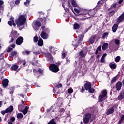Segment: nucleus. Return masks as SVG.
Listing matches in <instances>:
<instances>
[{
  "instance_id": "nucleus-1",
  "label": "nucleus",
  "mask_w": 124,
  "mask_h": 124,
  "mask_svg": "<svg viewBox=\"0 0 124 124\" xmlns=\"http://www.w3.org/2000/svg\"><path fill=\"white\" fill-rule=\"evenodd\" d=\"M26 21H27L26 16L21 15L19 16L17 19H16L15 23L17 27H21L25 25Z\"/></svg>"
},
{
  "instance_id": "nucleus-2",
  "label": "nucleus",
  "mask_w": 124,
  "mask_h": 124,
  "mask_svg": "<svg viewBox=\"0 0 124 124\" xmlns=\"http://www.w3.org/2000/svg\"><path fill=\"white\" fill-rule=\"evenodd\" d=\"M18 35H19V34L17 32V31L13 30L12 31L11 34L9 36V39L11 40L9 41V43H11V42H13V41H14V39L16 38Z\"/></svg>"
},
{
  "instance_id": "nucleus-3",
  "label": "nucleus",
  "mask_w": 124,
  "mask_h": 124,
  "mask_svg": "<svg viewBox=\"0 0 124 124\" xmlns=\"http://www.w3.org/2000/svg\"><path fill=\"white\" fill-rule=\"evenodd\" d=\"M32 27L34 30H35L36 31L39 30V28L41 27V23L40 21H36L33 22L32 24Z\"/></svg>"
},
{
  "instance_id": "nucleus-4",
  "label": "nucleus",
  "mask_w": 124,
  "mask_h": 124,
  "mask_svg": "<svg viewBox=\"0 0 124 124\" xmlns=\"http://www.w3.org/2000/svg\"><path fill=\"white\" fill-rule=\"evenodd\" d=\"M107 94V91L106 90H103L101 94L99 96V101L102 102L105 97H106V95Z\"/></svg>"
},
{
  "instance_id": "nucleus-5",
  "label": "nucleus",
  "mask_w": 124,
  "mask_h": 124,
  "mask_svg": "<svg viewBox=\"0 0 124 124\" xmlns=\"http://www.w3.org/2000/svg\"><path fill=\"white\" fill-rule=\"evenodd\" d=\"M49 69L52 72H58L59 71V67L54 64H51L49 66Z\"/></svg>"
},
{
  "instance_id": "nucleus-6",
  "label": "nucleus",
  "mask_w": 124,
  "mask_h": 124,
  "mask_svg": "<svg viewBox=\"0 0 124 124\" xmlns=\"http://www.w3.org/2000/svg\"><path fill=\"white\" fill-rule=\"evenodd\" d=\"M91 114L87 113L85 114V117L83 118V122L84 124H88L90 121V119H91Z\"/></svg>"
},
{
  "instance_id": "nucleus-7",
  "label": "nucleus",
  "mask_w": 124,
  "mask_h": 124,
  "mask_svg": "<svg viewBox=\"0 0 124 124\" xmlns=\"http://www.w3.org/2000/svg\"><path fill=\"white\" fill-rule=\"evenodd\" d=\"M24 41V38L22 37H19L16 40V43L17 45H21Z\"/></svg>"
},
{
  "instance_id": "nucleus-8",
  "label": "nucleus",
  "mask_w": 124,
  "mask_h": 124,
  "mask_svg": "<svg viewBox=\"0 0 124 124\" xmlns=\"http://www.w3.org/2000/svg\"><path fill=\"white\" fill-rule=\"evenodd\" d=\"M84 88L86 91H88L92 88V83L90 82H87L85 84Z\"/></svg>"
},
{
  "instance_id": "nucleus-9",
  "label": "nucleus",
  "mask_w": 124,
  "mask_h": 124,
  "mask_svg": "<svg viewBox=\"0 0 124 124\" xmlns=\"http://www.w3.org/2000/svg\"><path fill=\"white\" fill-rule=\"evenodd\" d=\"M14 17H11L10 18V21L8 22V25H9V26H12V25L15 27V26H16V24H15V23H14Z\"/></svg>"
},
{
  "instance_id": "nucleus-10",
  "label": "nucleus",
  "mask_w": 124,
  "mask_h": 124,
  "mask_svg": "<svg viewBox=\"0 0 124 124\" xmlns=\"http://www.w3.org/2000/svg\"><path fill=\"white\" fill-rule=\"evenodd\" d=\"M41 36L43 39H47L48 38V34L44 31L41 33Z\"/></svg>"
},
{
  "instance_id": "nucleus-11",
  "label": "nucleus",
  "mask_w": 124,
  "mask_h": 124,
  "mask_svg": "<svg viewBox=\"0 0 124 124\" xmlns=\"http://www.w3.org/2000/svg\"><path fill=\"white\" fill-rule=\"evenodd\" d=\"M123 85V83L121 81H119L116 85V88L117 90V91H120L121 89L122 88V86Z\"/></svg>"
},
{
  "instance_id": "nucleus-12",
  "label": "nucleus",
  "mask_w": 124,
  "mask_h": 124,
  "mask_svg": "<svg viewBox=\"0 0 124 124\" xmlns=\"http://www.w3.org/2000/svg\"><path fill=\"white\" fill-rule=\"evenodd\" d=\"M124 20V14H123L120 16H119L117 21V24H120V23L122 22Z\"/></svg>"
},
{
  "instance_id": "nucleus-13",
  "label": "nucleus",
  "mask_w": 124,
  "mask_h": 124,
  "mask_svg": "<svg viewBox=\"0 0 124 124\" xmlns=\"http://www.w3.org/2000/svg\"><path fill=\"white\" fill-rule=\"evenodd\" d=\"M8 82H9V81H8V79H5L2 81V84L4 88H6V87H7L8 85Z\"/></svg>"
},
{
  "instance_id": "nucleus-14",
  "label": "nucleus",
  "mask_w": 124,
  "mask_h": 124,
  "mask_svg": "<svg viewBox=\"0 0 124 124\" xmlns=\"http://www.w3.org/2000/svg\"><path fill=\"white\" fill-rule=\"evenodd\" d=\"M114 111H115L114 108H109L107 111V115H110L112 114V113H114Z\"/></svg>"
},
{
  "instance_id": "nucleus-15",
  "label": "nucleus",
  "mask_w": 124,
  "mask_h": 124,
  "mask_svg": "<svg viewBox=\"0 0 124 124\" xmlns=\"http://www.w3.org/2000/svg\"><path fill=\"white\" fill-rule=\"evenodd\" d=\"M71 3L72 5H73V7H77L78 8H79V5L77 4V3H76V1H75L74 0H72L71 1Z\"/></svg>"
},
{
  "instance_id": "nucleus-16",
  "label": "nucleus",
  "mask_w": 124,
  "mask_h": 124,
  "mask_svg": "<svg viewBox=\"0 0 124 124\" xmlns=\"http://www.w3.org/2000/svg\"><path fill=\"white\" fill-rule=\"evenodd\" d=\"M74 11L77 14H81V13L82 12V8H80L79 7L78 9L77 8H74Z\"/></svg>"
},
{
  "instance_id": "nucleus-17",
  "label": "nucleus",
  "mask_w": 124,
  "mask_h": 124,
  "mask_svg": "<svg viewBox=\"0 0 124 124\" xmlns=\"http://www.w3.org/2000/svg\"><path fill=\"white\" fill-rule=\"evenodd\" d=\"M6 111H7V113H10L12 111H13V106H10L9 108H8L6 109Z\"/></svg>"
},
{
  "instance_id": "nucleus-18",
  "label": "nucleus",
  "mask_w": 124,
  "mask_h": 124,
  "mask_svg": "<svg viewBox=\"0 0 124 124\" xmlns=\"http://www.w3.org/2000/svg\"><path fill=\"white\" fill-rule=\"evenodd\" d=\"M88 13H89L88 10L81 9V12L80 14H83V15H86V14H88Z\"/></svg>"
},
{
  "instance_id": "nucleus-19",
  "label": "nucleus",
  "mask_w": 124,
  "mask_h": 124,
  "mask_svg": "<svg viewBox=\"0 0 124 124\" xmlns=\"http://www.w3.org/2000/svg\"><path fill=\"white\" fill-rule=\"evenodd\" d=\"M108 43H104L102 47V50H105L108 48Z\"/></svg>"
},
{
  "instance_id": "nucleus-20",
  "label": "nucleus",
  "mask_w": 124,
  "mask_h": 124,
  "mask_svg": "<svg viewBox=\"0 0 124 124\" xmlns=\"http://www.w3.org/2000/svg\"><path fill=\"white\" fill-rule=\"evenodd\" d=\"M118 25L117 24H114V26H113L112 30V31L113 32H116V31H117V30H118Z\"/></svg>"
},
{
  "instance_id": "nucleus-21",
  "label": "nucleus",
  "mask_w": 124,
  "mask_h": 124,
  "mask_svg": "<svg viewBox=\"0 0 124 124\" xmlns=\"http://www.w3.org/2000/svg\"><path fill=\"white\" fill-rule=\"evenodd\" d=\"M87 55V53L81 51L79 52V56L81 57V58H84L85 56Z\"/></svg>"
},
{
  "instance_id": "nucleus-22",
  "label": "nucleus",
  "mask_w": 124,
  "mask_h": 124,
  "mask_svg": "<svg viewBox=\"0 0 124 124\" xmlns=\"http://www.w3.org/2000/svg\"><path fill=\"white\" fill-rule=\"evenodd\" d=\"M38 44L39 46H42V45H43V40L40 38L38 40Z\"/></svg>"
},
{
  "instance_id": "nucleus-23",
  "label": "nucleus",
  "mask_w": 124,
  "mask_h": 124,
  "mask_svg": "<svg viewBox=\"0 0 124 124\" xmlns=\"http://www.w3.org/2000/svg\"><path fill=\"white\" fill-rule=\"evenodd\" d=\"M45 56L46 58L48 59V60H52V55H51L50 53H46Z\"/></svg>"
},
{
  "instance_id": "nucleus-24",
  "label": "nucleus",
  "mask_w": 124,
  "mask_h": 124,
  "mask_svg": "<svg viewBox=\"0 0 124 124\" xmlns=\"http://www.w3.org/2000/svg\"><path fill=\"white\" fill-rule=\"evenodd\" d=\"M16 56H17V51H14L11 52V56H12V58H14V57H16Z\"/></svg>"
},
{
  "instance_id": "nucleus-25",
  "label": "nucleus",
  "mask_w": 124,
  "mask_h": 124,
  "mask_svg": "<svg viewBox=\"0 0 124 124\" xmlns=\"http://www.w3.org/2000/svg\"><path fill=\"white\" fill-rule=\"evenodd\" d=\"M28 110H29L28 107H25L24 109L22 111L24 115H26L28 113Z\"/></svg>"
},
{
  "instance_id": "nucleus-26",
  "label": "nucleus",
  "mask_w": 124,
  "mask_h": 124,
  "mask_svg": "<svg viewBox=\"0 0 124 124\" xmlns=\"http://www.w3.org/2000/svg\"><path fill=\"white\" fill-rule=\"evenodd\" d=\"M18 65L15 64L12 66L11 68L13 70H17L18 69Z\"/></svg>"
},
{
  "instance_id": "nucleus-27",
  "label": "nucleus",
  "mask_w": 124,
  "mask_h": 124,
  "mask_svg": "<svg viewBox=\"0 0 124 124\" xmlns=\"http://www.w3.org/2000/svg\"><path fill=\"white\" fill-rule=\"evenodd\" d=\"M23 117H24V116L23 115V114H22V113H18L17 115V119H23Z\"/></svg>"
},
{
  "instance_id": "nucleus-28",
  "label": "nucleus",
  "mask_w": 124,
  "mask_h": 124,
  "mask_svg": "<svg viewBox=\"0 0 124 124\" xmlns=\"http://www.w3.org/2000/svg\"><path fill=\"white\" fill-rule=\"evenodd\" d=\"M108 34H109V33L108 32H105L103 33V36H102V38L103 39H104L105 38V37H107V36H108Z\"/></svg>"
},
{
  "instance_id": "nucleus-29",
  "label": "nucleus",
  "mask_w": 124,
  "mask_h": 124,
  "mask_svg": "<svg viewBox=\"0 0 124 124\" xmlns=\"http://www.w3.org/2000/svg\"><path fill=\"white\" fill-rule=\"evenodd\" d=\"M74 28L75 30H77V29H79V28H80V25H79V24H78L77 23H75L74 25Z\"/></svg>"
},
{
  "instance_id": "nucleus-30",
  "label": "nucleus",
  "mask_w": 124,
  "mask_h": 124,
  "mask_svg": "<svg viewBox=\"0 0 124 124\" xmlns=\"http://www.w3.org/2000/svg\"><path fill=\"white\" fill-rule=\"evenodd\" d=\"M31 53V51L26 50L25 51H23L22 52L23 55H30V53Z\"/></svg>"
},
{
  "instance_id": "nucleus-31",
  "label": "nucleus",
  "mask_w": 124,
  "mask_h": 124,
  "mask_svg": "<svg viewBox=\"0 0 124 124\" xmlns=\"http://www.w3.org/2000/svg\"><path fill=\"white\" fill-rule=\"evenodd\" d=\"M114 42L115 43V44L116 45H117L118 46H120V40H118V39H115L114 40Z\"/></svg>"
},
{
  "instance_id": "nucleus-32",
  "label": "nucleus",
  "mask_w": 124,
  "mask_h": 124,
  "mask_svg": "<svg viewBox=\"0 0 124 124\" xmlns=\"http://www.w3.org/2000/svg\"><path fill=\"white\" fill-rule=\"evenodd\" d=\"M123 98H124V97L121 94H120L118 96V100H122V99H123Z\"/></svg>"
},
{
  "instance_id": "nucleus-33",
  "label": "nucleus",
  "mask_w": 124,
  "mask_h": 124,
  "mask_svg": "<svg viewBox=\"0 0 124 124\" xmlns=\"http://www.w3.org/2000/svg\"><path fill=\"white\" fill-rule=\"evenodd\" d=\"M109 66L110 68H112L113 69H115V68H116V65L115 64H110L109 65Z\"/></svg>"
},
{
  "instance_id": "nucleus-34",
  "label": "nucleus",
  "mask_w": 124,
  "mask_h": 124,
  "mask_svg": "<svg viewBox=\"0 0 124 124\" xmlns=\"http://www.w3.org/2000/svg\"><path fill=\"white\" fill-rule=\"evenodd\" d=\"M97 50H98V51H99V55H101V46H99L97 47Z\"/></svg>"
},
{
  "instance_id": "nucleus-35",
  "label": "nucleus",
  "mask_w": 124,
  "mask_h": 124,
  "mask_svg": "<svg viewBox=\"0 0 124 124\" xmlns=\"http://www.w3.org/2000/svg\"><path fill=\"white\" fill-rule=\"evenodd\" d=\"M83 37H84V36L83 35H82V34L79 35L78 36V38L79 39V41H82V40H83Z\"/></svg>"
},
{
  "instance_id": "nucleus-36",
  "label": "nucleus",
  "mask_w": 124,
  "mask_h": 124,
  "mask_svg": "<svg viewBox=\"0 0 124 124\" xmlns=\"http://www.w3.org/2000/svg\"><path fill=\"white\" fill-rule=\"evenodd\" d=\"M120 60H121V57L120 56H117L115 58V62H120Z\"/></svg>"
},
{
  "instance_id": "nucleus-37",
  "label": "nucleus",
  "mask_w": 124,
  "mask_h": 124,
  "mask_svg": "<svg viewBox=\"0 0 124 124\" xmlns=\"http://www.w3.org/2000/svg\"><path fill=\"white\" fill-rule=\"evenodd\" d=\"M31 1L30 0H27L26 2H24V5H25L26 6H28V4H30V2Z\"/></svg>"
},
{
  "instance_id": "nucleus-38",
  "label": "nucleus",
  "mask_w": 124,
  "mask_h": 124,
  "mask_svg": "<svg viewBox=\"0 0 124 124\" xmlns=\"http://www.w3.org/2000/svg\"><path fill=\"white\" fill-rule=\"evenodd\" d=\"M68 93H73V89L72 88H70L68 90Z\"/></svg>"
},
{
  "instance_id": "nucleus-39",
  "label": "nucleus",
  "mask_w": 124,
  "mask_h": 124,
  "mask_svg": "<svg viewBox=\"0 0 124 124\" xmlns=\"http://www.w3.org/2000/svg\"><path fill=\"white\" fill-rule=\"evenodd\" d=\"M117 81V77H114L112 80H111V83H115Z\"/></svg>"
},
{
  "instance_id": "nucleus-40",
  "label": "nucleus",
  "mask_w": 124,
  "mask_h": 124,
  "mask_svg": "<svg viewBox=\"0 0 124 124\" xmlns=\"http://www.w3.org/2000/svg\"><path fill=\"white\" fill-rule=\"evenodd\" d=\"M34 42H37L38 41V38L37 36H35L33 38Z\"/></svg>"
},
{
  "instance_id": "nucleus-41",
  "label": "nucleus",
  "mask_w": 124,
  "mask_h": 124,
  "mask_svg": "<svg viewBox=\"0 0 124 124\" xmlns=\"http://www.w3.org/2000/svg\"><path fill=\"white\" fill-rule=\"evenodd\" d=\"M89 92L91 93H94V89L90 88V89H89Z\"/></svg>"
},
{
  "instance_id": "nucleus-42",
  "label": "nucleus",
  "mask_w": 124,
  "mask_h": 124,
  "mask_svg": "<svg viewBox=\"0 0 124 124\" xmlns=\"http://www.w3.org/2000/svg\"><path fill=\"white\" fill-rule=\"evenodd\" d=\"M103 0H101L100 1H99L98 2L97 6L96 7V8H97L98 6H100V4H102Z\"/></svg>"
},
{
  "instance_id": "nucleus-43",
  "label": "nucleus",
  "mask_w": 124,
  "mask_h": 124,
  "mask_svg": "<svg viewBox=\"0 0 124 124\" xmlns=\"http://www.w3.org/2000/svg\"><path fill=\"white\" fill-rule=\"evenodd\" d=\"M12 50H13V48L9 47H8V50H7V52L9 53V52H10L11 51H12Z\"/></svg>"
},
{
  "instance_id": "nucleus-44",
  "label": "nucleus",
  "mask_w": 124,
  "mask_h": 124,
  "mask_svg": "<svg viewBox=\"0 0 124 124\" xmlns=\"http://www.w3.org/2000/svg\"><path fill=\"white\" fill-rule=\"evenodd\" d=\"M7 113V111H6V110L1 111V113L2 114V115H5V113Z\"/></svg>"
},
{
  "instance_id": "nucleus-45",
  "label": "nucleus",
  "mask_w": 124,
  "mask_h": 124,
  "mask_svg": "<svg viewBox=\"0 0 124 124\" xmlns=\"http://www.w3.org/2000/svg\"><path fill=\"white\" fill-rule=\"evenodd\" d=\"M20 0H16L15 4L18 5L19 3H20Z\"/></svg>"
},
{
  "instance_id": "nucleus-46",
  "label": "nucleus",
  "mask_w": 124,
  "mask_h": 124,
  "mask_svg": "<svg viewBox=\"0 0 124 124\" xmlns=\"http://www.w3.org/2000/svg\"><path fill=\"white\" fill-rule=\"evenodd\" d=\"M62 84L59 83L58 84H57L56 85V87H57V88H62Z\"/></svg>"
},
{
  "instance_id": "nucleus-47",
  "label": "nucleus",
  "mask_w": 124,
  "mask_h": 124,
  "mask_svg": "<svg viewBox=\"0 0 124 124\" xmlns=\"http://www.w3.org/2000/svg\"><path fill=\"white\" fill-rule=\"evenodd\" d=\"M91 13L93 14H91V15L93 16V15H94L95 14V11H94V10H93L92 11H91Z\"/></svg>"
},
{
  "instance_id": "nucleus-48",
  "label": "nucleus",
  "mask_w": 124,
  "mask_h": 124,
  "mask_svg": "<svg viewBox=\"0 0 124 124\" xmlns=\"http://www.w3.org/2000/svg\"><path fill=\"white\" fill-rule=\"evenodd\" d=\"M10 120L11 122H12L13 123V122H15V118H14V117H12V118H11L10 119Z\"/></svg>"
},
{
  "instance_id": "nucleus-49",
  "label": "nucleus",
  "mask_w": 124,
  "mask_h": 124,
  "mask_svg": "<svg viewBox=\"0 0 124 124\" xmlns=\"http://www.w3.org/2000/svg\"><path fill=\"white\" fill-rule=\"evenodd\" d=\"M120 94H121V95H123V96L124 97V90H123L121 92Z\"/></svg>"
},
{
  "instance_id": "nucleus-50",
  "label": "nucleus",
  "mask_w": 124,
  "mask_h": 124,
  "mask_svg": "<svg viewBox=\"0 0 124 124\" xmlns=\"http://www.w3.org/2000/svg\"><path fill=\"white\" fill-rule=\"evenodd\" d=\"M62 59H64V58H65V53H62Z\"/></svg>"
},
{
  "instance_id": "nucleus-51",
  "label": "nucleus",
  "mask_w": 124,
  "mask_h": 124,
  "mask_svg": "<svg viewBox=\"0 0 124 124\" xmlns=\"http://www.w3.org/2000/svg\"><path fill=\"white\" fill-rule=\"evenodd\" d=\"M116 5H117V4L115 3L112 5L111 8H116Z\"/></svg>"
},
{
  "instance_id": "nucleus-52",
  "label": "nucleus",
  "mask_w": 124,
  "mask_h": 124,
  "mask_svg": "<svg viewBox=\"0 0 124 124\" xmlns=\"http://www.w3.org/2000/svg\"><path fill=\"white\" fill-rule=\"evenodd\" d=\"M105 61V58H103V57H102L100 60L101 62H104Z\"/></svg>"
},
{
  "instance_id": "nucleus-53",
  "label": "nucleus",
  "mask_w": 124,
  "mask_h": 124,
  "mask_svg": "<svg viewBox=\"0 0 124 124\" xmlns=\"http://www.w3.org/2000/svg\"><path fill=\"white\" fill-rule=\"evenodd\" d=\"M3 4V1L0 0V6H1Z\"/></svg>"
},
{
  "instance_id": "nucleus-54",
  "label": "nucleus",
  "mask_w": 124,
  "mask_h": 124,
  "mask_svg": "<svg viewBox=\"0 0 124 124\" xmlns=\"http://www.w3.org/2000/svg\"><path fill=\"white\" fill-rule=\"evenodd\" d=\"M106 56H107V54L105 53L103 55V56H102V58L105 59V57H106Z\"/></svg>"
},
{
  "instance_id": "nucleus-55",
  "label": "nucleus",
  "mask_w": 124,
  "mask_h": 124,
  "mask_svg": "<svg viewBox=\"0 0 124 124\" xmlns=\"http://www.w3.org/2000/svg\"><path fill=\"white\" fill-rule=\"evenodd\" d=\"M52 108H53V107H51L50 108L47 109V112L49 113V112H50V111H51V109H52Z\"/></svg>"
},
{
  "instance_id": "nucleus-56",
  "label": "nucleus",
  "mask_w": 124,
  "mask_h": 124,
  "mask_svg": "<svg viewBox=\"0 0 124 124\" xmlns=\"http://www.w3.org/2000/svg\"><path fill=\"white\" fill-rule=\"evenodd\" d=\"M3 59V54H0V59L2 60Z\"/></svg>"
},
{
  "instance_id": "nucleus-57",
  "label": "nucleus",
  "mask_w": 124,
  "mask_h": 124,
  "mask_svg": "<svg viewBox=\"0 0 124 124\" xmlns=\"http://www.w3.org/2000/svg\"><path fill=\"white\" fill-rule=\"evenodd\" d=\"M124 115H122L121 119V122H123V121H124Z\"/></svg>"
},
{
  "instance_id": "nucleus-58",
  "label": "nucleus",
  "mask_w": 124,
  "mask_h": 124,
  "mask_svg": "<svg viewBox=\"0 0 124 124\" xmlns=\"http://www.w3.org/2000/svg\"><path fill=\"white\" fill-rule=\"evenodd\" d=\"M38 72H39L40 73H42V72H43V70H41V69H39L38 70Z\"/></svg>"
},
{
  "instance_id": "nucleus-59",
  "label": "nucleus",
  "mask_w": 124,
  "mask_h": 124,
  "mask_svg": "<svg viewBox=\"0 0 124 124\" xmlns=\"http://www.w3.org/2000/svg\"><path fill=\"white\" fill-rule=\"evenodd\" d=\"M97 54H99V50L97 49L95 51V54L97 55Z\"/></svg>"
},
{
  "instance_id": "nucleus-60",
  "label": "nucleus",
  "mask_w": 124,
  "mask_h": 124,
  "mask_svg": "<svg viewBox=\"0 0 124 124\" xmlns=\"http://www.w3.org/2000/svg\"><path fill=\"white\" fill-rule=\"evenodd\" d=\"M123 1H124V0H119V4H121V3H122V2H123Z\"/></svg>"
},
{
  "instance_id": "nucleus-61",
  "label": "nucleus",
  "mask_w": 124,
  "mask_h": 124,
  "mask_svg": "<svg viewBox=\"0 0 124 124\" xmlns=\"http://www.w3.org/2000/svg\"><path fill=\"white\" fill-rule=\"evenodd\" d=\"M84 91H85V89H84V87H82L81 89V93H84Z\"/></svg>"
},
{
  "instance_id": "nucleus-62",
  "label": "nucleus",
  "mask_w": 124,
  "mask_h": 124,
  "mask_svg": "<svg viewBox=\"0 0 124 124\" xmlns=\"http://www.w3.org/2000/svg\"><path fill=\"white\" fill-rule=\"evenodd\" d=\"M42 29L43 31H45V26H42Z\"/></svg>"
},
{
  "instance_id": "nucleus-63",
  "label": "nucleus",
  "mask_w": 124,
  "mask_h": 124,
  "mask_svg": "<svg viewBox=\"0 0 124 124\" xmlns=\"http://www.w3.org/2000/svg\"><path fill=\"white\" fill-rule=\"evenodd\" d=\"M11 47H12V48H14L15 47V45H11Z\"/></svg>"
},
{
  "instance_id": "nucleus-64",
  "label": "nucleus",
  "mask_w": 124,
  "mask_h": 124,
  "mask_svg": "<svg viewBox=\"0 0 124 124\" xmlns=\"http://www.w3.org/2000/svg\"><path fill=\"white\" fill-rule=\"evenodd\" d=\"M8 124H12V122L11 121L9 122Z\"/></svg>"
}]
</instances>
